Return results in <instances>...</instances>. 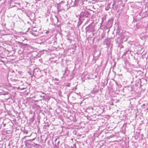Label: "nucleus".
Masks as SVG:
<instances>
[{
	"label": "nucleus",
	"instance_id": "17",
	"mask_svg": "<svg viewBox=\"0 0 148 148\" xmlns=\"http://www.w3.org/2000/svg\"><path fill=\"white\" fill-rule=\"evenodd\" d=\"M143 106H145V104H143Z\"/></svg>",
	"mask_w": 148,
	"mask_h": 148
},
{
	"label": "nucleus",
	"instance_id": "14",
	"mask_svg": "<svg viewBox=\"0 0 148 148\" xmlns=\"http://www.w3.org/2000/svg\"><path fill=\"white\" fill-rule=\"evenodd\" d=\"M42 95H40V97H42Z\"/></svg>",
	"mask_w": 148,
	"mask_h": 148
},
{
	"label": "nucleus",
	"instance_id": "10",
	"mask_svg": "<svg viewBox=\"0 0 148 148\" xmlns=\"http://www.w3.org/2000/svg\"><path fill=\"white\" fill-rule=\"evenodd\" d=\"M33 31L34 32H37L36 30L33 29Z\"/></svg>",
	"mask_w": 148,
	"mask_h": 148
},
{
	"label": "nucleus",
	"instance_id": "9",
	"mask_svg": "<svg viewBox=\"0 0 148 148\" xmlns=\"http://www.w3.org/2000/svg\"><path fill=\"white\" fill-rule=\"evenodd\" d=\"M66 86H70V84L69 83H68L66 85Z\"/></svg>",
	"mask_w": 148,
	"mask_h": 148
},
{
	"label": "nucleus",
	"instance_id": "6",
	"mask_svg": "<svg viewBox=\"0 0 148 148\" xmlns=\"http://www.w3.org/2000/svg\"><path fill=\"white\" fill-rule=\"evenodd\" d=\"M31 34L35 36H38V33H35L34 32H32L31 33Z\"/></svg>",
	"mask_w": 148,
	"mask_h": 148
},
{
	"label": "nucleus",
	"instance_id": "2",
	"mask_svg": "<svg viewBox=\"0 0 148 148\" xmlns=\"http://www.w3.org/2000/svg\"><path fill=\"white\" fill-rule=\"evenodd\" d=\"M89 12L86 11L82 12L81 14V16L83 17H87L88 16Z\"/></svg>",
	"mask_w": 148,
	"mask_h": 148
},
{
	"label": "nucleus",
	"instance_id": "20",
	"mask_svg": "<svg viewBox=\"0 0 148 148\" xmlns=\"http://www.w3.org/2000/svg\"><path fill=\"white\" fill-rule=\"evenodd\" d=\"M59 4H58V5H59ZM58 6H59V5H58Z\"/></svg>",
	"mask_w": 148,
	"mask_h": 148
},
{
	"label": "nucleus",
	"instance_id": "19",
	"mask_svg": "<svg viewBox=\"0 0 148 148\" xmlns=\"http://www.w3.org/2000/svg\"><path fill=\"white\" fill-rule=\"evenodd\" d=\"M77 88H75V90H76V89H77Z\"/></svg>",
	"mask_w": 148,
	"mask_h": 148
},
{
	"label": "nucleus",
	"instance_id": "18",
	"mask_svg": "<svg viewBox=\"0 0 148 148\" xmlns=\"http://www.w3.org/2000/svg\"><path fill=\"white\" fill-rule=\"evenodd\" d=\"M112 136H110V137H112Z\"/></svg>",
	"mask_w": 148,
	"mask_h": 148
},
{
	"label": "nucleus",
	"instance_id": "7",
	"mask_svg": "<svg viewBox=\"0 0 148 148\" xmlns=\"http://www.w3.org/2000/svg\"><path fill=\"white\" fill-rule=\"evenodd\" d=\"M42 94H43L45 95H44L42 96V97L43 98V99H46V95H45V93H42Z\"/></svg>",
	"mask_w": 148,
	"mask_h": 148
},
{
	"label": "nucleus",
	"instance_id": "13",
	"mask_svg": "<svg viewBox=\"0 0 148 148\" xmlns=\"http://www.w3.org/2000/svg\"><path fill=\"white\" fill-rule=\"evenodd\" d=\"M100 53H99V55H97V56H98V58H99V57L100 56Z\"/></svg>",
	"mask_w": 148,
	"mask_h": 148
},
{
	"label": "nucleus",
	"instance_id": "16",
	"mask_svg": "<svg viewBox=\"0 0 148 148\" xmlns=\"http://www.w3.org/2000/svg\"><path fill=\"white\" fill-rule=\"evenodd\" d=\"M25 132L26 133H27V131H25Z\"/></svg>",
	"mask_w": 148,
	"mask_h": 148
},
{
	"label": "nucleus",
	"instance_id": "3",
	"mask_svg": "<svg viewBox=\"0 0 148 148\" xmlns=\"http://www.w3.org/2000/svg\"><path fill=\"white\" fill-rule=\"evenodd\" d=\"M85 29L86 32L89 31L91 32L92 30V27L90 25L87 26Z\"/></svg>",
	"mask_w": 148,
	"mask_h": 148
},
{
	"label": "nucleus",
	"instance_id": "5",
	"mask_svg": "<svg viewBox=\"0 0 148 148\" xmlns=\"http://www.w3.org/2000/svg\"><path fill=\"white\" fill-rule=\"evenodd\" d=\"M111 3H108L107 5V7L105 8V10L108 11L109 10V9L110 8V5Z\"/></svg>",
	"mask_w": 148,
	"mask_h": 148
},
{
	"label": "nucleus",
	"instance_id": "8",
	"mask_svg": "<svg viewBox=\"0 0 148 148\" xmlns=\"http://www.w3.org/2000/svg\"><path fill=\"white\" fill-rule=\"evenodd\" d=\"M64 1H61V2H60L59 3V4H61V3H64Z\"/></svg>",
	"mask_w": 148,
	"mask_h": 148
},
{
	"label": "nucleus",
	"instance_id": "1",
	"mask_svg": "<svg viewBox=\"0 0 148 148\" xmlns=\"http://www.w3.org/2000/svg\"><path fill=\"white\" fill-rule=\"evenodd\" d=\"M33 74L34 76L37 78H39L42 76L40 70L38 69H36L34 70Z\"/></svg>",
	"mask_w": 148,
	"mask_h": 148
},
{
	"label": "nucleus",
	"instance_id": "11",
	"mask_svg": "<svg viewBox=\"0 0 148 148\" xmlns=\"http://www.w3.org/2000/svg\"><path fill=\"white\" fill-rule=\"evenodd\" d=\"M55 80L56 81H58V79L57 78H55Z\"/></svg>",
	"mask_w": 148,
	"mask_h": 148
},
{
	"label": "nucleus",
	"instance_id": "4",
	"mask_svg": "<svg viewBox=\"0 0 148 148\" xmlns=\"http://www.w3.org/2000/svg\"><path fill=\"white\" fill-rule=\"evenodd\" d=\"M104 43L107 47H109L110 43V41L108 39H106L104 41Z\"/></svg>",
	"mask_w": 148,
	"mask_h": 148
},
{
	"label": "nucleus",
	"instance_id": "15",
	"mask_svg": "<svg viewBox=\"0 0 148 148\" xmlns=\"http://www.w3.org/2000/svg\"><path fill=\"white\" fill-rule=\"evenodd\" d=\"M113 6H114V4H113L112 5V8H113Z\"/></svg>",
	"mask_w": 148,
	"mask_h": 148
},
{
	"label": "nucleus",
	"instance_id": "12",
	"mask_svg": "<svg viewBox=\"0 0 148 148\" xmlns=\"http://www.w3.org/2000/svg\"><path fill=\"white\" fill-rule=\"evenodd\" d=\"M49 33V31H47L46 32H45V33Z\"/></svg>",
	"mask_w": 148,
	"mask_h": 148
}]
</instances>
